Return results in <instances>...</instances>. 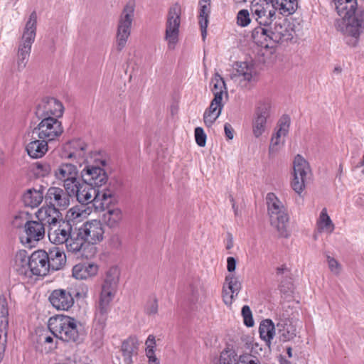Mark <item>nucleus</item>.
<instances>
[{
    "instance_id": "obj_1",
    "label": "nucleus",
    "mask_w": 364,
    "mask_h": 364,
    "mask_svg": "<svg viewBox=\"0 0 364 364\" xmlns=\"http://www.w3.org/2000/svg\"><path fill=\"white\" fill-rule=\"evenodd\" d=\"M119 276L120 271L117 266L110 267L105 272L95 314V323L100 328H103L106 324L111 304L117 291Z\"/></svg>"
},
{
    "instance_id": "obj_2",
    "label": "nucleus",
    "mask_w": 364,
    "mask_h": 364,
    "mask_svg": "<svg viewBox=\"0 0 364 364\" xmlns=\"http://www.w3.org/2000/svg\"><path fill=\"white\" fill-rule=\"evenodd\" d=\"M36 29L37 14L36 11H33L26 23L18 46L16 66L18 71H22L28 63L31 47L35 41Z\"/></svg>"
},
{
    "instance_id": "obj_3",
    "label": "nucleus",
    "mask_w": 364,
    "mask_h": 364,
    "mask_svg": "<svg viewBox=\"0 0 364 364\" xmlns=\"http://www.w3.org/2000/svg\"><path fill=\"white\" fill-rule=\"evenodd\" d=\"M266 203L271 225L282 237H287L289 216L286 206L274 193L267 194Z\"/></svg>"
},
{
    "instance_id": "obj_4",
    "label": "nucleus",
    "mask_w": 364,
    "mask_h": 364,
    "mask_svg": "<svg viewBox=\"0 0 364 364\" xmlns=\"http://www.w3.org/2000/svg\"><path fill=\"white\" fill-rule=\"evenodd\" d=\"M80 323L67 316L50 318L48 327L53 334L65 342H77L79 340Z\"/></svg>"
},
{
    "instance_id": "obj_5",
    "label": "nucleus",
    "mask_w": 364,
    "mask_h": 364,
    "mask_svg": "<svg viewBox=\"0 0 364 364\" xmlns=\"http://www.w3.org/2000/svg\"><path fill=\"white\" fill-rule=\"evenodd\" d=\"M134 8V1L129 0L124 7L120 15L116 36V48L119 52L126 46L130 36Z\"/></svg>"
},
{
    "instance_id": "obj_6",
    "label": "nucleus",
    "mask_w": 364,
    "mask_h": 364,
    "mask_svg": "<svg viewBox=\"0 0 364 364\" xmlns=\"http://www.w3.org/2000/svg\"><path fill=\"white\" fill-rule=\"evenodd\" d=\"M91 159L89 160V163L85 164V167L81 170V178L82 181L90 184L92 187L99 188L106 184L108 180L107 173L100 166V165L105 166L106 161L95 159L94 161L96 164L92 165Z\"/></svg>"
},
{
    "instance_id": "obj_7",
    "label": "nucleus",
    "mask_w": 364,
    "mask_h": 364,
    "mask_svg": "<svg viewBox=\"0 0 364 364\" xmlns=\"http://www.w3.org/2000/svg\"><path fill=\"white\" fill-rule=\"evenodd\" d=\"M181 9L179 4L171 6L166 15L165 40L169 49H174L179 36Z\"/></svg>"
},
{
    "instance_id": "obj_8",
    "label": "nucleus",
    "mask_w": 364,
    "mask_h": 364,
    "mask_svg": "<svg viewBox=\"0 0 364 364\" xmlns=\"http://www.w3.org/2000/svg\"><path fill=\"white\" fill-rule=\"evenodd\" d=\"M41 121L33 129V135L47 142L56 140L63 132L61 122L55 117L39 118Z\"/></svg>"
},
{
    "instance_id": "obj_9",
    "label": "nucleus",
    "mask_w": 364,
    "mask_h": 364,
    "mask_svg": "<svg viewBox=\"0 0 364 364\" xmlns=\"http://www.w3.org/2000/svg\"><path fill=\"white\" fill-rule=\"evenodd\" d=\"M78 173L77 166L71 163H62L53 171L55 178L70 191H74L75 186L80 181Z\"/></svg>"
},
{
    "instance_id": "obj_10",
    "label": "nucleus",
    "mask_w": 364,
    "mask_h": 364,
    "mask_svg": "<svg viewBox=\"0 0 364 364\" xmlns=\"http://www.w3.org/2000/svg\"><path fill=\"white\" fill-rule=\"evenodd\" d=\"M231 78L240 87L250 89L257 81V73L252 64L240 62L237 63Z\"/></svg>"
},
{
    "instance_id": "obj_11",
    "label": "nucleus",
    "mask_w": 364,
    "mask_h": 364,
    "mask_svg": "<svg viewBox=\"0 0 364 364\" xmlns=\"http://www.w3.org/2000/svg\"><path fill=\"white\" fill-rule=\"evenodd\" d=\"M250 10L253 18L260 26H270L276 18V11L272 3L265 0H253Z\"/></svg>"
},
{
    "instance_id": "obj_12",
    "label": "nucleus",
    "mask_w": 364,
    "mask_h": 364,
    "mask_svg": "<svg viewBox=\"0 0 364 364\" xmlns=\"http://www.w3.org/2000/svg\"><path fill=\"white\" fill-rule=\"evenodd\" d=\"M87 144L81 139H73L65 143L63 146V156L68 159L75 160L80 166L89 163L92 159L87 156Z\"/></svg>"
},
{
    "instance_id": "obj_13",
    "label": "nucleus",
    "mask_w": 364,
    "mask_h": 364,
    "mask_svg": "<svg viewBox=\"0 0 364 364\" xmlns=\"http://www.w3.org/2000/svg\"><path fill=\"white\" fill-rule=\"evenodd\" d=\"M270 111L271 103L268 100L260 101L256 107L252 123V133L256 138H259L264 133Z\"/></svg>"
},
{
    "instance_id": "obj_14",
    "label": "nucleus",
    "mask_w": 364,
    "mask_h": 364,
    "mask_svg": "<svg viewBox=\"0 0 364 364\" xmlns=\"http://www.w3.org/2000/svg\"><path fill=\"white\" fill-rule=\"evenodd\" d=\"M73 193V191H70L64 188L51 186L47 190L45 200L48 204L60 211L68 208L71 200L70 193Z\"/></svg>"
},
{
    "instance_id": "obj_15",
    "label": "nucleus",
    "mask_w": 364,
    "mask_h": 364,
    "mask_svg": "<svg viewBox=\"0 0 364 364\" xmlns=\"http://www.w3.org/2000/svg\"><path fill=\"white\" fill-rule=\"evenodd\" d=\"M64 112L61 102L54 97H44L38 104L36 114L38 118L60 117Z\"/></svg>"
},
{
    "instance_id": "obj_16",
    "label": "nucleus",
    "mask_w": 364,
    "mask_h": 364,
    "mask_svg": "<svg viewBox=\"0 0 364 364\" xmlns=\"http://www.w3.org/2000/svg\"><path fill=\"white\" fill-rule=\"evenodd\" d=\"M80 235L82 236L88 245H95L104 238L103 225L99 220H91L84 223L80 228Z\"/></svg>"
},
{
    "instance_id": "obj_17",
    "label": "nucleus",
    "mask_w": 364,
    "mask_h": 364,
    "mask_svg": "<svg viewBox=\"0 0 364 364\" xmlns=\"http://www.w3.org/2000/svg\"><path fill=\"white\" fill-rule=\"evenodd\" d=\"M72 232V225L62 218L48 228V239L55 245H65Z\"/></svg>"
},
{
    "instance_id": "obj_18",
    "label": "nucleus",
    "mask_w": 364,
    "mask_h": 364,
    "mask_svg": "<svg viewBox=\"0 0 364 364\" xmlns=\"http://www.w3.org/2000/svg\"><path fill=\"white\" fill-rule=\"evenodd\" d=\"M345 23L343 33L354 38L352 43L348 44L355 46L358 44L360 36L364 32V12H358L351 17L343 18Z\"/></svg>"
},
{
    "instance_id": "obj_19",
    "label": "nucleus",
    "mask_w": 364,
    "mask_h": 364,
    "mask_svg": "<svg viewBox=\"0 0 364 364\" xmlns=\"http://www.w3.org/2000/svg\"><path fill=\"white\" fill-rule=\"evenodd\" d=\"M47 252L37 250L30 255V268L28 279L33 276H46L49 272L48 267Z\"/></svg>"
},
{
    "instance_id": "obj_20",
    "label": "nucleus",
    "mask_w": 364,
    "mask_h": 364,
    "mask_svg": "<svg viewBox=\"0 0 364 364\" xmlns=\"http://www.w3.org/2000/svg\"><path fill=\"white\" fill-rule=\"evenodd\" d=\"M52 306L60 311H68L74 304V299L70 292L66 289H55L48 298Z\"/></svg>"
},
{
    "instance_id": "obj_21",
    "label": "nucleus",
    "mask_w": 364,
    "mask_h": 364,
    "mask_svg": "<svg viewBox=\"0 0 364 364\" xmlns=\"http://www.w3.org/2000/svg\"><path fill=\"white\" fill-rule=\"evenodd\" d=\"M11 265L14 270L21 277L22 279L28 280L30 256L26 250H18L14 255Z\"/></svg>"
},
{
    "instance_id": "obj_22",
    "label": "nucleus",
    "mask_w": 364,
    "mask_h": 364,
    "mask_svg": "<svg viewBox=\"0 0 364 364\" xmlns=\"http://www.w3.org/2000/svg\"><path fill=\"white\" fill-rule=\"evenodd\" d=\"M26 236L21 237L22 243L30 244L42 240L45 235L44 224L39 221L29 220L26 223Z\"/></svg>"
},
{
    "instance_id": "obj_23",
    "label": "nucleus",
    "mask_w": 364,
    "mask_h": 364,
    "mask_svg": "<svg viewBox=\"0 0 364 364\" xmlns=\"http://www.w3.org/2000/svg\"><path fill=\"white\" fill-rule=\"evenodd\" d=\"M99 266L95 262H86L75 264L72 269L73 277L78 280H87L95 277Z\"/></svg>"
},
{
    "instance_id": "obj_24",
    "label": "nucleus",
    "mask_w": 364,
    "mask_h": 364,
    "mask_svg": "<svg viewBox=\"0 0 364 364\" xmlns=\"http://www.w3.org/2000/svg\"><path fill=\"white\" fill-rule=\"evenodd\" d=\"M290 124L289 117L287 116H284L279 121V129L277 132L273 134L271 141L269 147V154H273L277 153L280 147V145L283 144V141H282V137H284L289 132Z\"/></svg>"
},
{
    "instance_id": "obj_25",
    "label": "nucleus",
    "mask_w": 364,
    "mask_h": 364,
    "mask_svg": "<svg viewBox=\"0 0 364 364\" xmlns=\"http://www.w3.org/2000/svg\"><path fill=\"white\" fill-rule=\"evenodd\" d=\"M96 188L92 187L85 182H81L80 180L74 187L73 193H70V196L76 197L77 201L81 204H89L93 202L95 194L96 193Z\"/></svg>"
},
{
    "instance_id": "obj_26",
    "label": "nucleus",
    "mask_w": 364,
    "mask_h": 364,
    "mask_svg": "<svg viewBox=\"0 0 364 364\" xmlns=\"http://www.w3.org/2000/svg\"><path fill=\"white\" fill-rule=\"evenodd\" d=\"M205 298L206 289L203 282L198 277L193 278L188 285L187 299L190 303L195 304L204 300Z\"/></svg>"
},
{
    "instance_id": "obj_27",
    "label": "nucleus",
    "mask_w": 364,
    "mask_h": 364,
    "mask_svg": "<svg viewBox=\"0 0 364 364\" xmlns=\"http://www.w3.org/2000/svg\"><path fill=\"white\" fill-rule=\"evenodd\" d=\"M48 267L52 271H58L63 269L66 264V255L64 250L58 247L49 249L47 252Z\"/></svg>"
},
{
    "instance_id": "obj_28",
    "label": "nucleus",
    "mask_w": 364,
    "mask_h": 364,
    "mask_svg": "<svg viewBox=\"0 0 364 364\" xmlns=\"http://www.w3.org/2000/svg\"><path fill=\"white\" fill-rule=\"evenodd\" d=\"M89 246L85 239L80 235L79 229L77 232H71L70 237H69L68 242L65 243V247L68 252L75 254L80 252L82 255H84L85 249Z\"/></svg>"
},
{
    "instance_id": "obj_29",
    "label": "nucleus",
    "mask_w": 364,
    "mask_h": 364,
    "mask_svg": "<svg viewBox=\"0 0 364 364\" xmlns=\"http://www.w3.org/2000/svg\"><path fill=\"white\" fill-rule=\"evenodd\" d=\"M48 142L37 136L33 137L32 140L26 145V150L31 158L39 159L43 157L48 149Z\"/></svg>"
},
{
    "instance_id": "obj_30",
    "label": "nucleus",
    "mask_w": 364,
    "mask_h": 364,
    "mask_svg": "<svg viewBox=\"0 0 364 364\" xmlns=\"http://www.w3.org/2000/svg\"><path fill=\"white\" fill-rule=\"evenodd\" d=\"M113 200L114 195L111 191L107 189L101 191L97 188L92 205L97 210H105L107 209V210L111 208L110 205L112 203Z\"/></svg>"
},
{
    "instance_id": "obj_31",
    "label": "nucleus",
    "mask_w": 364,
    "mask_h": 364,
    "mask_svg": "<svg viewBox=\"0 0 364 364\" xmlns=\"http://www.w3.org/2000/svg\"><path fill=\"white\" fill-rule=\"evenodd\" d=\"M60 211L50 204L41 208L37 213L38 220L48 224V228L60 220Z\"/></svg>"
},
{
    "instance_id": "obj_32",
    "label": "nucleus",
    "mask_w": 364,
    "mask_h": 364,
    "mask_svg": "<svg viewBox=\"0 0 364 364\" xmlns=\"http://www.w3.org/2000/svg\"><path fill=\"white\" fill-rule=\"evenodd\" d=\"M270 42L279 43L287 41L292 38V35L289 30L287 29L286 24L275 23L274 27H269Z\"/></svg>"
},
{
    "instance_id": "obj_33",
    "label": "nucleus",
    "mask_w": 364,
    "mask_h": 364,
    "mask_svg": "<svg viewBox=\"0 0 364 364\" xmlns=\"http://www.w3.org/2000/svg\"><path fill=\"white\" fill-rule=\"evenodd\" d=\"M138 346V340L134 336H130L122 342L121 351L124 364H132V356L137 353Z\"/></svg>"
},
{
    "instance_id": "obj_34",
    "label": "nucleus",
    "mask_w": 364,
    "mask_h": 364,
    "mask_svg": "<svg viewBox=\"0 0 364 364\" xmlns=\"http://www.w3.org/2000/svg\"><path fill=\"white\" fill-rule=\"evenodd\" d=\"M334 2L338 14L343 18L351 17L357 14V0H334Z\"/></svg>"
},
{
    "instance_id": "obj_35",
    "label": "nucleus",
    "mask_w": 364,
    "mask_h": 364,
    "mask_svg": "<svg viewBox=\"0 0 364 364\" xmlns=\"http://www.w3.org/2000/svg\"><path fill=\"white\" fill-rule=\"evenodd\" d=\"M210 0H200L199 1V24L201 31V36L203 41H205L207 36V28L209 23L210 16Z\"/></svg>"
},
{
    "instance_id": "obj_36",
    "label": "nucleus",
    "mask_w": 364,
    "mask_h": 364,
    "mask_svg": "<svg viewBox=\"0 0 364 364\" xmlns=\"http://www.w3.org/2000/svg\"><path fill=\"white\" fill-rule=\"evenodd\" d=\"M252 38L255 43L262 47H272V43L270 42V35L269 26H259L253 29Z\"/></svg>"
},
{
    "instance_id": "obj_37",
    "label": "nucleus",
    "mask_w": 364,
    "mask_h": 364,
    "mask_svg": "<svg viewBox=\"0 0 364 364\" xmlns=\"http://www.w3.org/2000/svg\"><path fill=\"white\" fill-rule=\"evenodd\" d=\"M45 196L41 189H28L22 196L23 204L32 208L38 207L43 201Z\"/></svg>"
},
{
    "instance_id": "obj_38",
    "label": "nucleus",
    "mask_w": 364,
    "mask_h": 364,
    "mask_svg": "<svg viewBox=\"0 0 364 364\" xmlns=\"http://www.w3.org/2000/svg\"><path fill=\"white\" fill-rule=\"evenodd\" d=\"M270 2L275 11L285 16L294 14L298 9V0H270Z\"/></svg>"
},
{
    "instance_id": "obj_39",
    "label": "nucleus",
    "mask_w": 364,
    "mask_h": 364,
    "mask_svg": "<svg viewBox=\"0 0 364 364\" xmlns=\"http://www.w3.org/2000/svg\"><path fill=\"white\" fill-rule=\"evenodd\" d=\"M123 219V214L119 208L108 209L103 214V220L105 225L109 228L114 229L119 227Z\"/></svg>"
},
{
    "instance_id": "obj_40",
    "label": "nucleus",
    "mask_w": 364,
    "mask_h": 364,
    "mask_svg": "<svg viewBox=\"0 0 364 364\" xmlns=\"http://www.w3.org/2000/svg\"><path fill=\"white\" fill-rule=\"evenodd\" d=\"M259 333L260 338L269 347L271 341L275 336V326L272 320L265 319L262 321L259 325Z\"/></svg>"
},
{
    "instance_id": "obj_41",
    "label": "nucleus",
    "mask_w": 364,
    "mask_h": 364,
    "mask_svg": "<svg viewBox=\"0 0 364 364\" xmlns=\"http://www.w3.org/2000/svg\"><path fill=\"white\" fill-rule=\"evenodd\" d=\"M211 84L213 85L211 89L214 97L216 96L220 97V99L223 100V96L228 97L227 87L223 78L218 74H215L214 77L211 80Z\"/></svg>"
},
{
    "instance_id": "obj_42",
    "label": "nucleus",
    "mask_w": 364,
    "mask_h": 364,
    "mask_svg": "<svg viewBox=\"0 0 364 364\" xmlns=\"http://www.w3.org/2000/svg\"><path fill=\"white\" fill-rule=\"evenodd\" d=\"M310 171L309 163L301 155L296 156L294 160V175L306 178Z\"/></svg>"
},
{
    "instance_id": "obj_43",
    "label": "nucleus",
    "mask_w": 364,
    "mask_h": 364,
    "mask_svg": "<svg viewBox=\"0 0 364 364\" xmlns=\"http://www.w3.org/2000/svg\"><path fill=\"white\" fill-rule=\"evenodd\" d=\"M318 228L320 231H325L327 232H332L334 230V225L328 215L326 208H323L319 218L317 221Z\"/></svg>"
},
{
    "instance_id": "obj_44",
    "label": "nucleus",
    "mask_w": 364,
    "mask_h": 364,
    "mask_svg": "<svg viewBox=\"0 0 364 364\" xmlns=\"http://www.w3.org/2000/svg\"><path fill=\"white\" fill-rule=\"evenodd\" d=\"M84 205L85 204H81L80 205H76L70 208L67 215L69 220L80 221L89 215L91 211Z\"/></svg>"
},
{
    "instance_id": "obj_45",
    "label": "nucleus",
    "mask_w": 364,
    "mask_h": 364,
    "mask_svg": "<svg viewBox=\"0 0 364 364\" xmlns=\"http://www.w3.org/2000/svg\"><path fill=\"white\" fill-rule=\"evenodd\" d=\"M0 326H9V306L4 295L0 296Z\"/></svg>"
},
{
    "instance_id": "obj_46",
    "label": "nucleus",
    "mask_w": 364,
    "mask_h": 364,
    "mask_svg": "<svg viewBox=\"0 0 364 364\" xmlns=\"http://www.w3.org/2000/svg\"><path fill=\"white\" fill-rule=\"evenodd\" d=\"M227 289H228L233 294L237 296L241 288L242 284L238 278L233 274H229L225 277V282Z\"/></svg>"
},
{
    "instance_id": "obj_47",
    "label": "nucleus",
    "mask_w": 364,
    "mask_h": 364,
    "mask_svg": "<svg viewBox=\"0 0 364 364\" xmlns=\"http://www.w3.org/2000/svg\"><path fill=\"white\" fill-rule=\"evenodd\" d=\"M33 171L39 177H45L51 171V167L48 163L37 162L34 164Z\"/></svg>"
},
{
    "instance_id": "obj_48",
    "label": "nucleus",
    "mask_w": 364,
    "mask_h": 364,
    "mask_svg": "<svg viewBox=\"0 0 364 364\" xmlns=\"http://www.w3.org/2000/svg\"><path fill=\"white\" fill-rule=\"evenodd\" d=\"M9 326H0V363L3 360L7 343Z\"/></svg>"
},
{
    "instance_id": "obj_49",
    "label": "nucleus",
    "mask_w": 364,
    "mask_h": 364,
    "mask_svg": "<svg viewBox=\"0 0 364 364\" xmlns=\"http://www.w3.org/2000/svg\"><path fill=\"white\" fill-rule=\"evenodd\" d=\"M237 364H262L260 359L250 353L240 355Z\"/></svg>"
},
{
    "instance_id": "obj_50",
    "label": "nucleus",
    "mask_w": 364,
    "mask_h": 364,
    "mask_svg": "<svg viewBox=\"0 0 364 364\" xmlns=\"http://www.w3.org/2000/svg\"><path fill=\"white\" fill-rule=\"evenodd\" d=\"M223 107L224 103L223 102V100L220 99L218 95L212 100L209 107L205 110L209 111V112H215L216 114H221Z\"/></svg>"
},
{
    "instance_id": "obj_51",
    "label": "nucleus",
    "mask_w": 364,
    "mask_h": 364,
    "mask_svg": "<svg viewBox=\"0 0 364 364\" xmlns=\"http://www.w3.org/2000/svg\"><path fill=\"white\" fill-rule=\"evenodd\" d=\"M241 314L243 317L244 324L247 327H252L255 324V322L250 306L247 305L243 306L242 308Z\"/></svg>"
},
{
    "instance_id": "obj_52",
    "label": "nucleus",
    "mask_w": 364,
    "mask_h": 364,
    "mask_svg": "<svg viewBox=\"0 0 364 364\" xmlns=\"http://www.w3.org/2000/svg\"><path fill=\"white\" fill-rule=\"evenodd\" d=\"M235 354L231 350H224L220 353L219 364H233Z\"/></svg>"
},
{
    "instance_id": "obj_53",
    "label": "nucleus",
    "mask_w": 364,
    "mask_h": 364,
    "mask_svg": "<svg viewBox=\"0 0 364 364\" xmlns=\"http://www.w3.org/2000/svg\"><path fill=\"white\" fill-rule=\"evenodd\" d=\"M306 178L305 177L294 175V178L291 181V187L296 193L300 194L303 191L305 187Z\"/></svg>"
},
{
    "instance_id": "obj_54",
    "label": "nucleus",
    "mask_w": 364,
    "mask_h": 364,
    "mask_svg": "<svg viewBox=\"0 0 364 364\" xmlns=\"http://www.w3.org/2000/svg\"><path fill=\"white\" fill-rule=\"evenodd\" d=\"M28 217L24 213L16 215L14 217L11 225L14 228H24L26 229V223H28Z\"/></svg>"
},
{
    "instance_id": "obj_55",
    "label": "nucleus",
    "mask_w": 364,
    "mask_h": 364,
    "mask_svg": "<svg viewBox=\"0 0 364 364\" xmlns=\"http://www.w3.org/2000/svg\"><path fill=\"white\" fill-rule=\"evenodd\" d=\"M158 300L154 297L149 299L145 305L144 311L148 315H155L158 312Z\"/></svg>"
},
{
    "instance_id": "obj_56",
    "label": "nucleus",
    "mask_w": 364,
    "mask_h": 364,
    "mask_svg": "<svg viewBox=\"0 0 364 364\" xmlns=\"http://www.w3.org/2000/svg\"><path fill=\"white\" fill-rule=\"evenodd\" d=\"M237 23L242 27L247 26L250 23L249 11L246 9L240 10L237 16Z\"/></svg>"
},
{
    "instance_id": "obj_57",
    "label": "nucleus",
    "mask_w": 364,
    "mask_h": 364,
    "mask_svg": "<svg viewBox=\"0 0 364 364\" xmlns=\"http://www.w3.org/2000/svg\"><path fill=\"white\" fill-rule=\"evenodd\" d=\"M195 138H196V141L199 146L203 147L205 146L206 134L204 132V130L203 128L196 127L195 129Z\"/></svg>"
},
{
    "instance_id": "obj_58",
    "label": "nucleus",
    "mask_w": 364,
    "mask_h": 364,
    "mask_svg": "<svg viewBox=\"0 0 364 364\" xmlns=\"http://www.w3.org/2000/svg\"><path fill=\"white\" fill-rule=\"evenodd\" d=\"M222 296L223 302L225 303V305L228 306H230L232 305L233 301L237 297L235 294L232 293V291L227 289L226 284L223 285Z\"/></svg>"
},
{
    "instance_id": "obj_59",
    "label": "nucleus",
    "mask_w": 364,
    "mask_h": 364,
    "mask_svg": "<svg viewBox=\"0 0 364 364\" xmlns=\"http://www.w3.org/2000/svg\"><path fill=\"white\" fill-rule=\"evenodd\" d=\"M220 115V114L215 112H209V111L205 110L203 114V122L205 126L211 127Z\"/></svg>"
},
{
    "instance_id": "obj_60",
    "label": "nucleus",
    "mask_w": 364,
    "mask_h": 364,
    "mask_svg": "<svg viewBox=\"0 0 364 364\" xmlns=\"http://www.w3.org/2000/svg\"><path fill=\"white\" fill-rule=\"evenodd\" d=\"M327 262L328 267L333 274L336 275L340 274L341 271V265L336 259L330 256H327Z\"/></svg>"
},
{
    "instance_id": "obj_61",
    "label": "nucleus",
    "mask_w": 364,
    "mask_h": 364,
    "mask_svg": "<svg viewBox=\"0 0 364 364\" xmlns=\"http://www.w3.org/2000/svg\"><path fill=\"white\" fill-rule=\"evenodd\" d=\"M279 290L282 293L285 294H289L290 293H292L293 291V287L292 284L291 282H288L286 284H284L283 282L279 286Z\"/></svg>"
},
{
    "instance_id": "obj_62",
    "label": "nucleus",
    "mask_w": 364,
    "mask_h": 364,
    "mask_svg": "<svg viewBox=\"0 0 364 364\" xmlns=\"http://www.w3.org/2000/svg\"><path fill=\"white\" fill-rule=\"evenodd\" d=\"M237 261L233 257H228L227 259V269L230 272L235 270Z\"/></svg>"
},
{
    "instance_id": "obj_63",
    "label": "nucleus",
    "mask_w": 364,
    "mask_h": 364,
    "mask_svg": "<svg viewBox=\"0 0 364 364\" xmlns=\"http://www.w3.org/2000/svg\"><path fill=\"white\" fill-rule=\"evenodd\" d=\"M224 131L225 134V136L228 139H232L234 137V129L232 127L231 124L229 123H225L224 125Z\"/></svg>"
},
{
    "instance_id": "obj_64",
    "label": "nucleus",
    "mask_w": 364,
    "mask_h": 364,
    "mask_svg": "<svg viewBox=\"0 0 364 364\" xmlns=\"http://www.w3.org/2000/svg\"><path fill=\"white\" fill-rule=\"evenodd\" d=\"M146 348H155V337L153 335H149L146 341Z\"/></svg>"
}]
</instances>
